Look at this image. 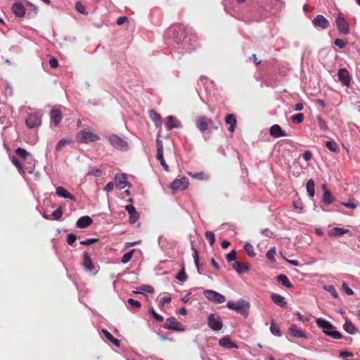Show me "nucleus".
<instances>
[{
  "label": "nucleus",
  "mask_w": 360,
  "mask_h": 360,
  "mask_svg": "<svg viewBox=\"0 0 360 360\" xmlns=\"http://www.w3.org/2000/svg\"><path fill=\"white\" fill-rule=\"evenodd\" d=\"M186 34L187 32L185 27L180 24L174 25L168 29L167 32L168 37L173 38L174 41L178 44H181L182 49L186 51L190 49L186 46V44H188V41L191 40L190 38L187 40L188 37Z\"/></svg>",
  "instance_id": "f257e3e1"
},
{
  "label": "nucleus",
  "mask_w": 360,
  "mask_h": 360,
  "mask_svg": "<svg viewBox=\"0 0 360 360\" xmlns=\"http://www.w3.org/2000/svg\"><path fill=\"white\" fill-rule=\"evenodd\" d=\"M316 323L317 326L323 329V332L333 339H340L342 338V335L339 331L334 330L335 326H333L329 321L319 318L316 320Z\"/></svg>",
  "instance_id": "f03ea898"
},
{
  "label": "nucleus",
  "mask_w": 360,
  "mask_h": 360,
  "mask_svg": "<svg viewBox=\"0 0 360 360\" xmlns=\"http://www.w3.org/2000/svg\"><path fill=\"white\" fill-rule=\"evenodd\" d=\"M212 126V129L217 130L221 123L218 121L214 122L212 120L207 118L206 116H198L195 120L196 127L201 131L204 132L208 129V126Z\"/></svg>",
  "instance_id": "7ed1b4c3"
},
{
  "label": "nucleus",
  "mask_w": 360,
  "mask_h": 360,
  "mask_svg": "<svg viewBox=\"0 0 360 360\" xmlns=\"http://www.w3.org/2000/svg\"><path fill=\"white\" fill-rule=\"evenodd\" d=\"M227 307L230 309L235 310L238 313L247 316L250 309V304L243 300H240L236 302H229Z\"/></svg>",
  "instance_id": "20e7f679"
},
{
  "label": "nucleus",
  "mask_w": 360,
  "mask_h": 360,
  "mask_svg": "<svg viewBox=\"0 0 360 360\" xmlns=\"http://www.w3.org/2000/svg\"><path fill=\"white\" fill-rule=\"evenodd\" d=\"M100 139V136L87 130L81 131L77 134V140L81 143H89Z\"/></svg>",
  "instance_id": "39448f33"
},
{
  "label": "nucleus",
  "mask_w": 360,
  "mask_h": 360,
  "mask_svg": "<svg viewBox=\"0 0 360 360\" xmlns=\"http://www.w3.org/2000/svg\"><path fill=\"white\" fill-rule=\"evenodd\" d=\"M110 143L118 150H127L129 148V144L127 141L124 140L122 138L115 135L112 134L108 138Z\"/></svg>",
  "instance_id": "423d86ee"
},
{
  "label": "nucleus",
  "mask_w": 360,
  "mask_h": 360,
  "mask_svg": "<svg viewBox=\"0 0 360 360\" xmlns=\"http://www.w3.org/2000/svg\"><path fill=\"white\" fill-rule=\"evenodd\" d=\"M203 294L207 300L217 304H221L226 300L223 295L212 290H206Z\"/></svg>",
  "instance_id": "0eeeda50"
},
{
  "label": "nucleus",
  "mask_w": 360,
  "mask_h": 360,
  "mask_svg": "<svg viewBox=\"0 0 360 360\" xmlns=\"http://www.w3.org/2000/svg\"><path fill=\"white\" fill-rule=\"evenodd\" d=\"M164 328L177 332H184L185 330L183 325L179 321H178L175 317L168 318L166 320Z\"/></svg>",
  "instance_id": "6e6552de"
},
{
  "label": "nucleus",
  "mask_w": 360,
  "mask_h": 360,
  "mask_svg": "<svg viewBox=\"0 0 360 360\" xmlns=\"http://www.w3.org/2000/svg\"><path fill=\"white\" fill-rule=\"evenodd\" d=\"M207 324L209 327L214 331H219L223 326L222 322L218 315L211 314L207 319Z\"/></svg>",
  "instance_id": "1a4fd4ad"
},
{
  "label": "nucleus",
  "mask_w": 360,
  "mask_h": 360,
  "mask_svg": "<svg viewBox=\"0 0 360 360\" xmlns=\"http://www.w3.org/2000/svg\"><path fill=\"white\" fill-rule=\"evenodd\" d=\"M336 26L340 32L347 34L349 32V25L342 13H340L335 20Z\"/></svg>",
  "instance_id": "9d476101"
},
{
  "label": "nucleus",
  "mask_w": 360,
  "mask_h": 360,
  "mask_svg": "<svg viewBox=\"0 0 360 360\" xmlns=\"http://www.w3.org/2000/svg\"><path fill=\"white\" fill-rule=\"evenodd\" d=\"M25 123L29 128L39 127L41 123V115L38 112L31 113L25 120Z\"/></svg>",
  "instance_id": "9b49d317"
},
{
  "label": "nucleus",
  "mask_w": 360,
  "mask_h": 360,
  "mask_svg": "<svg viewBox=\"0 0 360 360\" xmlns=\"http://www.w3.org/2000/svg\"><path fill=\"white\" fill-rule=\"evenodd\" d=\"M189 184L188 180L186 177L175 179L170 185V188L173 191H183L188 188Z\"/></svg>",
  "instance_id": "f8f14e48"
},
{
  "label": "nucleus",
  "mask_w": 360,
  "mask_h": 360,
  "mask_svg": "<svg viewBox=\"0 0 360 360\" xmlns=\"http://www.w3.org/2000/svg\"><path fill=\"white\" fill-rule=\"evenodd\" d=\"M338 77L339 81L345 86L349 87L350 85V76L349 72L345 68H341L338 70Z\"/></svg>",
  "instance_id": "ddd939ff"
},
{
  "label": "nucleus",
  "mask_w": 360,
  "mask_h": 360,
  "mask_svg": "<svg viewBox=\"0 0 360 360\" xmlns=\"http://www.w3.org/2000/svg\"><path fill=\"white\" fill-rule=\"evenodd\" d=\"M314 27L320 29H326L329 26L328 20L322 15H318L313 20Z\"/></svg>",
  "instance_id": "4468645a"
},
{
  "label": "nucleus",
  "mask_w": 360,
  "mask_h": 360,
  "mask_svg": "<svg viewBox=\"0 0 360 360\" xmlns=\"http://www.w3.org/2000/svg\"><path fill=\"white\" fill-rule=\"evenodd\" d=\"M270 135L274 138L285 136V132L281 129L280 125L276 124L271 127L269 130Z\"/></svg>",
  "instance_id": "2eb2a0df"
},
{
  "label": "nucleus",
  "mask_w": 360,
  "mask_h": 360,
  "mask_svg": "<svg viewBox=\"0 0 360 360\" xmlns=\"http://www.w3.org/2000/svg\"><path fill=\"white\" fill-rule=\"evenodd\" d=\"M125 210L128 212L130 215L129 221L131 224H134L139 218L140 215L136 212V208L132 205H127L125 207Z\"/></svg>",
  "instance_id": "dca6fc26"
},
{
  "label": "nucleus",
  "mask_w": 360,
  "mask_h": 360,
  "mask_svg": "<svg viewBox=\"0 0 360 360\" xmlns=\"http://www.w3.org/2000/svg\"><path fill=\"white\" fill-rule=\"evenodd\" d=\"M83 266L89 271H94L95 269L91 258L86 252L83 253Z\"/></svg>",
  "instance_id": "f3484780"
},
{
  "label": "nucleus",
  "mask_w": 360,
  "mask_h": 360,
  "mask_svg": "<svg viewBox=\"0 0 360 360\" xmlns=\"http://www.w3.org/2000/svg\"><path fill=\"white\" fill-rule=\"evenodd\" d=\"M93 223L92 219L89 216L80 217L77 221V226L80 229H85Z\"/></svg>",
  "instance_id": "a211bd4d"
},
{
  "label": "nucleus",
  "mask_w": 360,
  "mask_h": 360,
  "mask_svg": "<svg viewBox=\"0 0 360 360\" xmlns=\"http://www.w3.org/2000/svg\"><path fill=\"white\" fill-rule=\"evenodd\" d=\"M12 11L16 16L20 18H22L25 15V8L20 3H14L12 6Z\"/></svg>",
  "instance_id": "6ab92c4d"
},
{
  "label": "nucleus",
  "mask_w": 360,
  "mask_h": 360,
  "mask_svg": "<svg viewBox=\"0 0 360 360\" xmlns=\"http://www.w3.org/2000/svg\"><path fill=\"white\" fill-rule=\"evenodd\" d=\"M148 115L156 127H158L161 126L162 120L159 113H158L155 110H149Z\"/></svg>",
  "instance_id": "aec40b11"
},
{
  "label": "nucleus",
  "mask_w": 360,
  "mask_h": 360,
  "mask_svg": "<svg viewBox=\"0 0 360 360\" xmlns=\"http://www.w3.org/2000/svg\"><path fill=\"white\" fill-rule=\"evenodd\" d=\"M56 193L60 197L70 199L74 201L75 200V196L72 195L67 189L62 186H58L56 188Z\"/></svg>",
  "instance_id": "412c9836"
},
{
  "label": "nucleus",
  "mask_w": 360,
  "mask_h": 360,
  "mask_svg": "<svg viewBox=\"0 0 360 360\" xmlns=\"http://www.w3.org/2000/svg\"><path fill=\"white\" fill-rule=\"evenodd\" d=\"M116 186L119 189H123L127 186V176L124 174H117L115 176Z\"/></svg>",
  "instance_id": "4be33fe9"
},
{
  "label": "nucleus",
  "mask_w": 360,
  "mask_h": 360,
  "mask_svg": "<svg viewBox=\"0 0 360 360\" xmlns=\"http://www.w3.org/2000/svg\"><path fill=\"white\" fill-rule=\"evenodd\" d=\"M219 345L224 348L231 349V348H238V345L233 342L229 337L222 338L219 342Z\"/></svg>",
  "instance_id": "5701e85b"
},
{
  "label": "nucleus",
  "mask_w": 360,
  "mask_h": 360,
  "mask_svg": "<svg viewBox=\"0 0 360 360\" xmlns=\"http://www.w3.org/2000/svg\"><path fill=\"white\" fill-rule=\"evenodd\" d=\"M349 232L350 231L347 229L335 227L328 231V236L331 237H338Z\"/></svg>",
  "instance_id": "b1692460"
},
{
  "label": "nucleus",
  "mask_w": 360,
  "mask_h": 360,
  "mask_svg": "<svg viewBox=\"0 0 360 360\" xmlns=\"http://www.w3.org/2000/svg\"><path fill=\"white\" fill-rule=\"evenodd\" d=\"M51 119L53 122L55 126H57L62 120V113L58 109H53L50 113Z\"/></svg>",
  "instance_id": "393cba45"
},
{
  "label": "nucleus",
  "mask_w": 360,
  "mask_h": 360,
  "mask_svg": "<svg viewBox=\"0 0 360 360\" xmlns=\"http://www.w3.org/2000/svg\"><path fill=\"white\" fill-rule=\"evenodd\" d=\"M233 267L239 274L247 272L248 271H249V266L248 265L247 263L238 261H236L234 262V264H233Z\"/></svg>",
  "instance_id": "a878e982"
},
{
  "label": "nucleus",
  "mask_w": 360,
  "mask_h": 360,
  "mask_svg": "<svg viewBox=\"0 0 360 360\" xmlns=\"http://www.w3.org/2000/svg\"><path fill=\"white\" fill-rule=\"evenodd\" d=\"M289 332L292 336L295 338H307L305 333L295 325H292L290 327Z\"/></svg>",
  "instance_id": "bb28decb"
},
{
  "label": "nucleus",
  "mask_w": 360,
  "mask_h": 360,
  "mask_svg": "<svg viewBox=\"0 0 360 360\" xmlns=\"http://www.w3.org/2000/svg\"><path fill=\"white\" fill-rule=\"evenodd\" d=\"M271 298L273 302L279 307H284L287 304L284 297L278 294L272 293L271 295Z\"/></svg>",
  "instance_id": "cd10ccee"
},
{
  "label": "nucleus",
  "mask_w": 360,
  "mask_h": 360,
  "mask_svg": "<svg viewBox=\"0 0 360 360\" xmlns=\"http://www.w3.org/2000/svg\"><path fill=\"white\" fill-rule=\"evenodd\" d=\"M225 122L226 124H230L229 130L231 132L234 131L236 127V117L233 114H229L226 118Z\"/></svg>",
  "instance_id": "c85d7f7f"
},
{
  "label": "nucleus",
  "mask_w": 360,
  "mask_h": 360,
  "mask_svg": "<svg viewBox=\"0 0 360 360\" xmlns=\"http://www.w3.org/2000/svg\"><path fill=\"white\" fill-rule=\"evenodd\" d=\"M15 153L24 160H28L30 158L31 160H34L32 155L22 148H18L15 150Z\"/></svg>",
  "instance_id": "c756f323"
},
{
  "label": "nucleus",
  "mask_w": 360,
  "mask_h": 360,
  "mask_svg": "<svg viewBox=\"0 0 360 360\" xmlns=\"http://www.w3.org/2000/svg\"><path fill=\"white\" fill-rule=\"evenodd\" d=\"M101 332L106 338V339L109 340L111 343H112L114 345L117 347L120 346V340L114 338L108 330H107L106 329H102Z\"/></svg>",
  "instance_id": "7c9ffc66"
},
{
  "label": "nucleus",
  "mask_w": 360,
  "mask_h": 360,
  "mask_svg": "<svg viewBox=\"0 0 360 360\" xmlns=\"http://www.w3.org/2000/svg\"><path fill=\"white\" fill-rule=\"evenodd\" d=\"M335 200V197L329 190H326L323 195V202L325 205H330Z\"/></svg>",
  "instance_id": "2f4dec72"
},
{
  "label": "nucleus",
  "mask_w": 360,
  "mask_h": 360,
  "mask_svg": "<svg viewBox=\"0 0 360 360\" xmlns=\"http://www.w3.org/2000/svg\"><path fill=\"white\" fill-rule=\"evenodd\" d=\"M277 281L288 288H291L292 287V284L285 274L278 275L277 276Z\"/></svg>",
  "instance_id": "473e14b6"
},
{
  "label": "nucleus",
  "mask_w": 360,
  "mask_h": 360,
  "mask_svg": "<svg viewBox=\"0 0 360 360\" xmlns=\"http://www.w3.org/2000/svg\"><path fill=\"white\" fill-rule=\"evenodd\" d=\"M343 328L347 333L351 335L355 334L356 331V328L354 326V324L351 321L347 320L344 323Z\"/></svg>",
  "instance_id": "72a5a7b5"
},
{
  "label": "nucleus",
  "mask_w": 360,
  "mask_h": 360,
  "mask_svg": "<svg viewBox=\"0 0 360 360\" xmlns=\"http://www.w3.org/2000/svg\"><path fill=\"white\" fill-rule=\"evenodd\" d=\"M176 123H179V121L176 120L174 117L172 116H168L167 117V121L165 122L166 127L168 129H172L173 128L178 127V124Z\"/></svg>",
  "instance_id": "f704fd0d"
},
{
  "label": "nucleus",
  "mask_w": 360,
  "mask_h": 360,
  "mask_svg": "<svg viewBox=\"0 0 360 360\" xmlns=\"http://www.w3.org/2000/svg\"><path fill=\"white\" fill-rule=\"evenodd\" d=\"M314 186H315V184H314V181L313 179H309L307 182V185H306L307 191L309 197L311 198H314V194H315Z\"/></svg>",
  "instance_id": "c9c22d12"
},
{
  "label": "nucleus",
  "mask_w": 360,
  "mask_h": 360,
  "mask_svg": "<svg viewBox=\"0 0 360 360\" xmlns=\"http://www.w3.org/2000/svg\"><path fill=\"white\" fill-rule=\"evenodd\" d=\"M326 148L331 152L336 153L339 150L338 144L333 140L328 141L326 143Z\"/></svg>",
  "instance_id": "e433bc0d"
},
{
  "label": "nucleus",
  "mask_w": 360,
  "mask_h": 360,
  "mask_svg": "<svg viewBox=\"0 0 360 360\" xmlns=\"http://www.w3.org/2000/svg\"><path fill=\"white\" fill-rule=\"evenodd\" d=\"M73 143L72 140V139H61L58 143V144L56 145V151H60L63 150V148L68 144H70Z\"/></svg>",
  "instance_id": "4c0bfd02"
},
{
  "label": "nucleus",
  "mask_w": 360,
  "mask_h": 360,
  "mask_svg": "<svg viewBox=\"0 0 360 360\" xmlns=\"http://www.w3.org/2000/svg\"><path fill=\"white\" fill-rule=\"evenodd\" d=\"M175 278L181 282H184L187 280L188 276L186 274L184 266H182L181 271L176 275Z\"/></svg>",
  "instance_id": "58836bf2"
},
{
  "label": "nucleus",
  "mask_w": 360,
  "mask_h": 360,
  "mask_svg": "<svg viewBox=\"0 0 360 360\" xmlns=\"http://www.w3.org/2000/svg\"><path fill=\"white\" fill-rule=\"evenodd\" d=\"M323 289L330 292L331 294V295L335 298V299H337L338 297V292L336 291L335 287L332 285H324L323 286Z\"/></svg>",
  "instance_id": "ea45409f"
},
{
  "label": "nucleus",
  "mask_w": 360,
  "mask_h": 360,
  "mask_svg": "<svg viewBox=\"0 0 360 360\" xmlns=\"http://www.w3.org/2000/svg\"><path fill=\"white\" fill-rule=\"evenodd\" d=\"M11 161H12V163L18 169V171L21 174H25V170H24V167H23L22 165L20 162V161L15 157H14V156L12 157Z\"/></svg>",
  "instance_id": "a19ab883"
},
{
  "label": "nucleus",
  "mask_w": 360,
  "mask_h": 360,
  "mask_svg": "<svg viewBox=\"0 0 360 360\" xmlns=\"http://www.w3.org/2000/svg\"><path fill=\"white\" fill-rule=\"evenodd\" d=\"M134 252L135 250L134 249L124 254V255L122 257V262L124 264L129 262L131 259Z\"/></svg>",
  "instance_id": "79ce46f5"
},
{
  "label": "nucleus",
  "mask_w": 360,
  "mask_h": 360,
  "mask_svg": "<svg viewBox=\"0 0 360 360\" xmlns=\"http://www.w3.org/2000/svg\"><path fill=\"white\" fill-rule=\"evenodd\" d=\"M244 250L246 252V253L248 255V256L253 257L256 255L254 248L250 243H245L244 245Z\"/></svg>",
  "instance_id": "37998d69"
},
{
  "label": "nucleus",
  "mask_w": 360,
  "mask_h": 360,
  "mask_svg": "<svg viewBox=\"0 0 360 360\" xmlns=\"http://www.w3.org/2000/svg\"><path fill=\"white\" fill-rule=\"evenodd\" d=\"M205 238L208 240L210 246H213L215 242L214 233L211 231H207L205 233Z\"/></svg>",
  "instance_id": "c03bdc74"
},
{
  "label": "nucleus",
  "mask_w": 360,
  "mask_h": 360,
  "mask_svg": "<svg viewBox=\"0 0 360 360\" xmlns=\"http://www.w3.org/2000/svg\"><path fill=\"white\" fill-rule=\"evenodd\" d=\"M148 312L153 316V319H155L156 321H158V322L163 321V320H164L163 316H162L161 315L158 314L155 311L153 307H150L149 309H148Z\"/></svg>",
  "instance_id": "a18cd8bd"
},
{
  "label": "nucleus",
  "mask_w": 360,
  "mask_h": 360,
  "mask_svg": "<svg viewBox=\"0 0 360 360\" xmlns=\"http://www.w3.org/2000/svg\"><path fill=\"white\" fill-rule=\"evenodd\" d=\"M304 120V115L301 112L297 113L291 117V121L294 123L300 124Z\"/></svg>",
  "instance_id": "49530a36"
},
{
  "label": "nucleus",
  "mask_w": 360,
  "mask_h": 360,
  "mask_svg": "<svg viewBox=\"0 0 360 360\" xmlns=\"http://www.w3.org/2000/svg\"><path fill=\"white\" fill-rule=\"evenodd\" d=\"M270 330L275 335H277V336L281 335V332L280 328L276 325V323L274 321H272L271 323Z\"/></svg>",
  "instance_id": "de8ad7c7"
},
{
  "label": "nucleus",
  "mask_w": 360,
  "mask_h": 360,
  "mask_svg": "<svg viewBox=\"0 0 360 360\" xmlns=\"http://www.w3.org/2000/svg\"><path fill=\"white\" fill-rule=\"evenodd\" d=\"M156 145L157 155H158L160 158H162V154H163V143L160 139H157Z\"/></svg>",
  "instance_id": "09e8293b"
},
{
  "label": "nucleus",
  "mask_w": 360,
  "mask_h": 360,
  "mask_svg": "<svg viewBox=\"0 0 360 360\" xmlns=\"http://www.w3.org/2000/svg\"><path fill=\"white\" fill-rule=\"evenodd\" d=\"M275 255H276V250L275 248H273L267 251L266 252V258L271 261V262H275Z\"/></svg>",
  "instance_id": "8fccbe9b"
},
{
  "label": "nucleus",
  "mask_w": 360,
  "mask_h": 360,
  "mask_svg": "<svg viewBox=\"0 0 360 360\" xmlns=\"http://www.w3.org/2000/svg\"><path fill=\"white\" fill-rule=\"evenodd\" d=\"M226 260L230 262L232 261L236 262V251L235 250H232L229 253L226 255Z\"/></svg>",
  "instance_id": "3c124183"
},
{
  "label": "nucleus",
  "mask_w": 360,
  "mask_h": 360,
  "mask_svg": "<svg viewBox=\"0 0 360 360\" xmlns=\"http://www.w3.org/2000/svg\"><path fill=\"white\" fill-rule=\"evenodd\" d=\"M63 213V210L59 207L52 213V215L55 220H59L62 217Z\"/></svg>",
  "instance_id": "603ef678"
},
{
  "label": "nucleus",
  "mask_w": 360,
  "mask_h": 360,
  "mask_svg": "<svg viewBox=\"0 0 360 360\" xmlns=\"http://www.w3.org/2000/svg\"><path fill=\"white\" fill-rule=\"evenodd\" d=\"M127 302L133 307L136 309H139L141 306V302L139 301L135 300L132 298H129L127 300Z\"/></svg>",
  "instance_id": "864d4df0"
},
{
  "label": "nucleus",
  "mask_w": 360,
  "mask_h": 360,
  "mask_svg": "<svg viewBox=\"0 0 360 360\" xmlns=\"http://www.w3.org/2000/svg\"><path fill=\"white\" fill-rule=\"evenodd\" d=\"M77 236L73 233H69L67 237V243L70 245H72V244L76 241Z\"/></svg>",
  "instance_id": "5fc2aeb1"
},
{
  "label": "nucleus",
  "mask_w": 360,
  "mask_h": 360,
  "mask_svg": "<svg viewBox=\"0 0 360 360\" xmlns=\"http://www.w3.org/2000/svg\"><path fill=\"white\" fill-rule=\"evenodd\" d=\"M97 241H98V238H89L87 240L81 241L80 243L82 245H89L96 243Z\"/></svg>",
  "instance_id": "6e6d98bb"
},
{
  "label": "nucleus",
  "mask_w": 360,
  "mask_h": 360,
  "mask_svg": "<svg viewBox=\"0 0 360 360\" xmlns=\"http://www.w3.org/2000/svg\"><path fill=\"white\" fill-rule=\"evenodd\" d=\"M157 159L160 162L161 165L162 167L166 170L169 171V166L166 164L164 158L163 154H162V158H160L158 155H156Z\"/></svg>",
  "instance_id": "4d7b16f0"
},
{
  "label": "nucleus",
  "mask_w": 360,
  "mask_h": 360,
  "mask_svg": "<svg viewBox=\"0 0 360 360\" xmlns=\"http://www.w3.org/2000/svg\"><path fill=\"white\" fill-rule=\"evenodd\" d=\"M334 44L340 49H344L346 46V42L341 39H336L334 41Z\"/></svg>",
  "instance_id": "13d9d810"
},
{
  "label": "nucleus",
  "mask_w": 360,
  "mask_h": 360,
  "mask_svg": "<svg viewBox=\"0 0 360 360\" xmlns=\"http://www.w3.org/2000/svg\"><path fill=\"white\" fill-rule=\"evenodd\" d=\"M342 288L344 291L349 295H353L354 291L348 286V285L345 283L342 284Z\"/></svg>",
  "instance_id": "bf43d9fd"
},
{
  "label": "nucleus",
  "mask_w": 360,
  "mask_h": 360,
  "mask_svg": "<svg viewBox=\"0 0 360 360\" xmlns=\"http://www.w3.org/2000/svg\"><path fill=\"white\" fill-rule=\"evenodd\" d=\"M49 65L51 68L55 69L58 66V62L56 58H51L49 60Z\"/></svg>",
  "instance_id": "052dcab7"
},
{
  "label": "nucleus",
  "mask_w": 360,
  "mask_h": 360,
  "mask_svg": "<svg viewBox=\"0 0 360 360\" xmlns=\"http://www.w3.org/2000/svg\"><path fill=\"white\" fill-rule=\"evenodd\" d=\"M192 249L194 251L193 258H194L195 264L197 266H198V264H199L198 252L197 249L194 248L193 247L192 248Z\"/></svg>",
  "instance_id": "680f3d73"
},
{
  "label": "nucleus",
  "mask_w": 360,
  "mask_h": 360,
  "mask_svg": "<svg viewBox=\"0 0 360 360\" xmlns=\"http://www.w3.org/2000/svg\"><path fill=\"white\" fill-rule=\"evenodd\" d=\"M141 290L148 292L153 293L154 292V288L151 285H144L141 287Z\"/></svg>",
  "instance_id": "e2e57ef3"
},
{
  "label": "nucleus",
  "mask_w": 360,
  "mask_h": 360,
  "mask_svg": "<svg viewBox=\"0 0 360 360\" xmlns=\"http://www.w3.org/2000/svg\"><path fill=\"white\" fill-rule=\"evenodd\" d=\"M76 9L80 13H85V8L80 2L76 4Z\"/></svg>",
  "instance_id": "0e129e2a"
},
{
  "label": "nucleus",
  "mask_w": 360,
  "mask_h": 360,
  "mask_svg": "<svg viewBox=\"0 0 360 360\" xmlns=\"http://www.w3.org/2000/svg\"><path fill=\"white\" fill-rule=\"evenodd\" d=\"M128 21V18L125 16L119 17L117 20V24L119 25H123L124 22Z\"/></svg>",
  "instance_id": "69168bd1"
},
{
  "label": "nucleus",
  "mask_w": 360,
  "mask_h": 360,
  "mask_svg": "<svg viewBox=\"0 0 360 360\" xmlns=\"http://www.w3.org/2000/svg\"><path fill=\"white\" fill-rule=\"evenodd\" d=\"M312 157V154L309 151V150H306L304 153H303V158L304 159V160L306 161H308Z\"/></svg>",
  "instance_id": "338daca9"
},
{
  "label": "nucleus",
  "mask_w": 360,
  "mask_h": 360,
  "mask_svg": "<svg viewBox=\"0 0 360 360\" xmlns=\"http://www.w3.org/2000/svg\"><path fill=\"white\" fill-rule=\"evenodd\" d=\"M113 188H114V184L112 181H110L106 184V186L105 187V191L107 192H110L113 190Z\"/></svg>",
  "instance_id": "774afa93"
}]
</instances>
